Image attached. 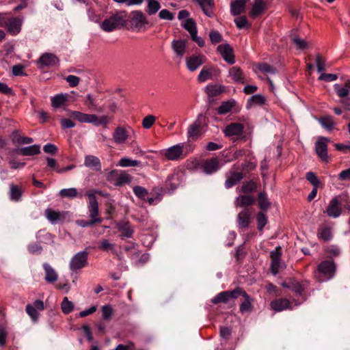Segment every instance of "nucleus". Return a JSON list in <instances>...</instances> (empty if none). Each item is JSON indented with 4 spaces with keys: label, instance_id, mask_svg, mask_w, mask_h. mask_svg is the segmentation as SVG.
Masks as SVG:
<instances>
[{
    "label": "nucleus",
    "instance_id": "1",
    "mask_svg": "<svg viewBox=\"0 0 350 350\" xmlns=\"http://www.w3.org/2000/svg\"><path fill=\"white\" fill-rule=\"evenodd\" d=\"M69 115L80 123H89L96 126H103L104 128H107L113 119L107 115L98 116L96 114L85 113L79 111H70Z\"/></svg>",
    "mask_w": 350,
    "mask_h": 350
},
{
    "label": "nucleus",
    "instance_id": "2",
    "mask_svg": "<svg viewBox=\"0 0 350 350\" xmlns=\"http://www.w3.org/2000/svg\"><path fill=\"white\" fill-rule=\"evenodd\" d=\"M343 208L350 211V198L347 193H342L333 198L325 213L330 217L337 218L342 214Z\"/></svg>",
    "mask_w": 350,
    "mask_h": 350
},
{
    "label": "nucleus",
    "instance_id": "3",
    "mask_svg": "<svg viewBox=\"0 0 350 350\" xmlns=\"http://www.w3.org/2000/svg\"><path fill=\"white\" fill-rule=\"evenodd\" d=\"M126 14L125 12H118L107 18L100 24V28L105 32H111L123 27L126 23Z\"/></svg>",
    "mask_w": 350,
    "mask_h": 350
},
{
    "label": "nucleus",
    "instance_id": "4",
    "mask_svg": "<svg viewBox=\"0 0 350 350\" xmlns=\"http://www.w3.org/2000/svg\"><path fill=\"white\" fill-rule=\"evenodd\" d=\"M309 284V282L307 280L298 281L294 278H289L281 284L283 287L288 288L294 293L295 296L301 297V301L306 299Z\"/></svg>",
    "mask_w": 350,
    "mask_h": 350
},
{
    "label": "nucleus",
    "instance_id": "5",
    "mask_svg": "<svg viewBox=\"0 0 350 350\" xmlns=\"http://www.w3.org/2000/svg\"><path fill=\"white\" fill-rule=\"evenodd\" d=\"M133 134L134 131L130 126H118L114 129L112 138L116 144H123L131 137Z\"/></svg>",
    "mask_w": 350,
    "mask_h": 350
},
{
    "label": "nucleus",
    "instance_id": "6",
    "mask_svg": "<svg viewBox=\"0 0 350 350\" xmlns=\"http://www.w3.org/2000/svg\"><path fill=\"white\" fill-rule=\"evenodd\" d=\"M131 25L137 31H145L151 26L146 16L140 10L131 12Z\"/></svg>",
    "mask_w": 350,
    "mask_h": 350
},
{
    "label": "nucleus",
    "instance_id": "7",
    "mask_svg": "<svg viewBox=\"0 0 350 350\" xmlns=\"http://www.w3.org/2000/svg\"><path fill=\"white\" fill-rule=\"evenodd\" d=\"M96 193H100L99 191H95L94 192H88L85 196L88 198V211L90 219L92 220H98L103 219L99 217V207L98 202L96 198Z\"/></svg>",
    "mask_w": 350,
    "mask_h": 350
},
{
    "label": "nucleus",
    "instance_id": "8",
    "mask_svg": "<svg viewBox=\"0 0 350 350\" xmlns=\"http://www.w3.org/2000/svg\"><path fill=\"white\" fill-rule=\"evenodd\" d=\"M88 252L81 251L75 254L70 259L69 268L71 271L75 272L88 265Z\"/></svg>",
    "mask_w": 350,
    "mask_h": 350
},
{
    "label": "nucleus",
    "instance_id": "9",
    "mask_svg": "<svg viewBox=\"0 0 350 350\" xmlns=\"http://www.w3.org/2000/svg\"><path fill=\"white\" fill-rule=\"evenodd\" d=\"M239 287L234 288L232 291H226L218 293L212 299L211 302L214 304H229L230 301L235 300L238 297L240 292Z\"/></svg>",
    "mask_w": 350,
    "mask_h": 350
},
{
    "label": "nucleus",
    "instance_id": "10",
    "mask_svg": "<svg viewBox=\"0 0 350 350\" xmlns=\"http://www.w3.org/2000/svg\"><path fill=\"white\" fill-rule=\"evenodd\" d=\"M239 167L237 164L233 165L232 167L226 174V180L225 187L230 189L238 184L243 178V174L241 172H238Z\"/></svg>",
    "mask_w": 350,
    "mask_h": 350
},
{
    "label": "nucleus",
    "instance_id": "11",
    "mask_svg": "<svg viewBox=\"0 0 350 350\" xmlns=\"http://www.w3.org/2000/svg\"><path fill=\"white\" fill-rule=\"evenodd\" d=\"M329 139L325 137H319L315 143V152L318 157L324 162L329 161L327 154V143Z\"/></svg>",
    "mask_w": 350,
    "mask_h": 350
},
{
    "label": "nucleus",
    "instance_id": "12",
    "mask_svg": "<svg viewBox=\"0 0 350 350\" xmlns=\"http://www.w3.org/2000/svg\"><path fill=\"white\" fill-rule=\"evenodd\" d=\"M59 63V59L56 56V55L51 53H44L42 54L37 61V65L40 69H42L45 67L49 68L56 66Z\"/></svg>",
    "mask_w": 350,
    "mask_h": 350
},
{
    "label": "nucleus",
    "instance_id": "13",
    "mask_svg": "<svg viewBox=\"0 0 350 350\" xmlns=\"http://www.w3.org/2000/svg\"><path fill=\"white\" fill-rule=\"evenodd\" d=\"M183 144H178L164 150L163 154L169 161H177L183 157Z\"/></svg>",
    "mask_w": 350,
    "mask_h": 350
},
{
    "label": "nucleus",
    "instance_id": "14",
    "mask_svg": "<svg viewBox=\"0 0 350 350\" xmlns=\"http://www.w3.org/2000/svg\"><path fill=\"white\" fill-rule=\"evenodd\" d=\"M220 70L215 66H204L198 76V81L200 83L205 82L207 80L213 79L219 77Z\"/></svg>",
    "mask_w": 350,
    "mask_h": 350
},
{
    "label": "nucleus",
    "instance_id": "15",
    "mask_svg": "<svg viewBox=\"0 0 350 350\" xmlns=\"http://www.w3.org/2000/svg\"><path fill=\"white\" fill-rule=\"evenodd\" d=\"M44 305L42 300L37 299L32 304H27L25 308L26 312L33 322H36L39 317V312L44 310Z\"/></svg>",
    "mask_w": 350,
    "mask_h": 350
},
{
    "label": "nucleus",
    "instance_id": "16",
    "mask_svg": "<svg viewBox=\"0 0 350 350\" xmlns=\"http://www.w3.org/2000/svg\"><path fill=\"white\" fill-rule=\"evenodd\" d=\"M281 256L282 252L280 247H277L275 250L271 252L270 257L271 259V262L270 269L271 273L274 275L278 273L280 268L281 267Z\"/></svg>",
    "mask_w": 350,
    "mask_h": 350
},
{
    "label": "nucleus",
    "instance_id": "17",
    "mask_svg": "<svg viewBox=\"0 0 350 350\" xmlns=\"http://www.w3.org/2000/svg\"><path fill=\"white\" fill-rule=\"evenodd\" d=\"M217 50L228 64H233L235 62L234 51L229 44H219Z\"/></svg>",
    "mask_w": 350,
    "mask_h": 350
},
{
    "label": "nucleus",
    "instance_id": "18",
    "mask_svg": "<svg viewBox=\"0 0 350 350\" xmlns=\"http://www.w3.org/2000/svg\"><path fill=\"white\" fill-rule=\"evenodd\" d=\"M23 18L13 17L5 21L4 27L7 28L8 31L12 35L18 34L21 30L23 24Z\"/></svg>",
    "mask_w": 350,
    "mask_h": 350
},
{
    "label": "nucleus",
    "instance_id": "19",
    "mask_svg": "<svg viewBox=\"0 0 350 350\" xmlns=\"http://www.w3.org/2000/svg\"><path fill=\"white\" fill-rule=\"evenodd\" d=\"M206 58L203 55H191L186 59V65L191 72L196 70L201 65L205 63Z\"/></svg>",
    "mask_w": 350,
    "mask_h": 350
},
{
    "label": "nucleus",
    "instance_id": "20",
    "mask_svg": "<svg viewBox=\"0 0 350 350\" xmlns=\"http://www.w3.org/2000/svg\"><path fill=\"white\" fill-rule=\"evenodd\" d=\"M243 124L238 122L230 123L223 129V132L226 137L240 136L243 134Z\"/></svg>",
    "mask_w": 350,
    "mask_h": 350
},
{
    "label": "nucleus",
    "instance_id": "21",
    "mask_svg": "<svg viewBox=\"0 0 350 350\" xmlns=\"http://www.w3.org/2000/svg\"><path fill=\"white\" fill-rule=\"evenodd\" d=\"M318 271L331 278L335 274L336 265L333 260H324L318 265Z\"/></svg>",
    "mask_w": 350,
    "mask_h": 350
},
{
    "label": "nucleus",
    "instance_id": "22",
    "mask_svg": "<svg viewBox=\"0 0 350 350\" xmlns=\"http://www.w3.org/2000/svg\"><path fill=\"white\" fill-rule=\"evenodd\" d=\"M239 296H242L245 300L240 304L239 310L242 314L250 312L253 310V299L242 288H240Z\"/></svg>",
    "mask_w": 350,
    "mask_h": 350
},
{
    "label": "nucleus",
    "instance_id": "23",
    "mask_svg": "<svg viewBox=\"0 0 350 350\" xmlns=\"http://www.w3.org/2000/svg\"><path fill=\"white\" fill-rule=\"evenodd\" d=\"M202 167L204 173L207 174H213L219 169V161L216 157L206 159L202 163Z\"/></svg>",
    "mask_w": 350,
    "mask_h": 350
},
{
    "label": "nucleus",
    "instance_id": "24",
    "mask_svg": "<svg viewBox=\"0 0 350 350\" xmlns=\"http://www.w3.org/2000/svg\"><path fill=\"white\" fill-rule=\"evenodd\" d=\"M251 219V213L249 208H245L237 216V224L241 228H248Z\"/></svg>",
    "mask_w": 350,
    "mask_h": 350
},
{
    "label": "nucleus",
    "instance_id": "25",
    "mask_svg": "<svg viewBox=\"0 0 350 350\" xmlns=\"http://www.w3.org/2000/svg\"><path fill=\"white\" fill-rule=\"evenodd\" d=\"M271 309L275 312H280L290 308L291 303L288 299L285 298L276 299L270 303Z\"/></svg>",
    "mask_w": 350,
    "mask_h": 350
},
{
    "label": "nucleus",
    "instance_id": "26",
    "mask_svg": "<svg viewBox=\"0 0 350 350\" xmlns=\"http://www.w3.org/2000/svg\"><path fill=\"white\" fill-rule=\"evenodd\" d=\"M202 131V125L199 119L196 120L191 125H189L187 131V136L189 139L193 140L196 139L200 135Z\"/></svg>",
    "mask_w": 350,
    "mask_h": 350
},
{
    "label": "nucleus",
    "instance_id": "27",
    "mask_svg": "<svg viewBox=\"0 0 350 350\" xmlns=\"http://www.w3.org/2000/svg\"><path fill=\"white\" fill-rule=\"evenodd\" d=\"M266 2L264 0H254L252 5L250 16L253 18L262 14L266 10Z\"/></svg>",
    "mask_w": 350,
    "mask_h": 350
},
{
    "label": "nucleus",
    "instance_id": "28",
    "mask_svg": "<svg viewBox=\"0 0 350 350\" xmlns=\"http://www.w3.org/2000/svg\"><path fill=\"white\" fill-rule=\"evenodd\" d=\"M42 266L45 272V281L47 283L56 282L58 279V274L56 271L49 263L44 262Z\"/></svg>",
    "mask_w": 350,
    "mask_h": 350
},
{
    "label": "nucleus",
    "instance_id": "29",
    "mask_svg": "<svg viewBox=\"0 0 350 350\" xmlns=\"http://www.w3.org/2000/svg\"><path fill=\"white\" fill-rule=\"evenodd\" d=\"M228 74L233 82L237 83H245L243 72L239 67L232 66L229 69Z\"/></svg>",
    "mask_w": 350,
    "mask_h": 350
},
{
    "label": "nucleus",
    "instance_id": "30",
    "mask_svg": "<svg viewBox=\"0 0 350 350\" xmlns=\"http://www.w3.org/2000/svg\"><path fill=\"white\" fill-rule=\"evenodd\" d=\"M249 0H234L231 3L230 12L233 16H237L244 12Z\"/></svg>",
    "mask_w": 350,
    "mask_h": 350
},
{
    "label": "nucleus",
    "instance_id": "31",
    "mask_svg": "<svg viewBox=\"0 0 350 350\" xmlns=\"http://www.w3.org/2000/svg\"><path fill=\"white\" fill-rule=\"evenodd\" d=\"M172 48L176 55L182 58L186 52V42L183 40H174L172 42Z\"/></svg>",
    "mask_w": 350,
    "mask_h": 350
},
{
    "label": "nucleus",
    "instance_id": "32",
    "mask_svg": "<svg viewBox=\"0 0 350 350\" xmlns=\"http://www.w3.org/2000/svg\"><path fill=\"white\" fill-rule=\"evenodd\" d=\"M84 165L90 168L100 170L101 163L100 159L94 155H87L85 157Z\"/></svg>",
    "mask_w": 350,
    "mask_h": 350
},
{
    "label": "nucleus",
    "instance_id": "33",
    "mask_svg": "<svg viewBox=\"0 0 350 350\" xmlns=\"http://www.w3.org/2000/svg\"><path fill=\"white\" fill-rule=\"evenodd\" d=\"M225 88L221 85L208 84L205 88V92L209 97H215L222 94Z\"/></svg>",
    "mask_w": 350,
    "mask_h": 350
},
{
    "label": "nucleus",
    "instance_id": "34",
    "mask_svg": "<svg viewBox=\"0 0 350 350\" xmlns=\"http://www.w3.org/2000/svg\"><path fill=\"white\" fill-rule=\"evenodd\" d=\"M19 153L23 156L37 155L40 153V146L38 144H34L22 148L19 150Z\"/></svg>",
    "mask_w": 350,
    "mask_h": 350
},
{
    "label": "nucleus",
    "instance_id": "35",
    "mask_svg": "<svg viewBox=\"0 0 350 350\" xmlns=\"http://www.w3.org/2000/svg\"><path fill=\"white\" fill-rule=\"evenodd\" d=\"M255 199L251 196L241 195L237 198L235 204L237 206L245 207L252 205Z\"/></svg>",
    "mask_w": 350,
    "mask_h": 350
},
{
    "label": "nucleus",
    "instance_id": "36",
    "mask_svg": "<svg viewBox=\"0 0 350 350\" xmlns=\"http://www.w3.org/2000/svg\"><path fill=\"white\" fill-rule=\"evenodd\" d=\"M9 193L10 199L12 201L18 202L21 199L23 192L21 189L18 185L11 183L10 185Z\"/></svg>",
    "mask_w": 350,
    "mask_h": 350
},
{
    "label": "nucleus",
    "instance_id": "37",
    "mask_svg": "<svg viewBox=\"0 0 350 350\" xmlns=\"http://www.w3.org/2000/svg\"><path fill=\"white\" fill-rule=\"evenodd\" d=\"M235 104L236 101L234 100L222 102L217 109V113L219 115H225L228 113L232 110Z\"/></svg>",
    "mask_w": 350,
    "mask_h": 350
},
{
    "label": "nucleus",
    "instance_id": "38",
    "mask_svg": "<svg viewBox=\"0 0 350 350\" xmlns=\"http://www.w3.org/2000/svg\"><path fill=\"white\" fill-rule=\"evenodd\" d=\"M318 120L321 125L328 131H332L336 124L334 118L329 116L321 117Z\"/></svg>",
    "mask_w": 350,
    "mask_h": 350
},
{
    "label": "nucleus",
    "instance_id": "39",
    "mask_svg": "<svg viewBox=\"0 0 350 350\" xmlns=\"http://www.w3.org/2000/svg\"><path fill=\"white\" fill-rule=\"evenodd\" d=\"M45 216L50 222L55 224L61 219L62 214L59 211L48 208L45 210Z\"/></svg>",
    "mask_w": 350,
    "mask_h": 350
},
{
    "label": "nucleus",
    "instance_id": "40",
    "mask_svg": "<svg viewBox=\"0 0 350 350\" xmlns=\"http://www.w3.org/2000/svg\"><path fill=\"white\" fill-rule=\"evenodd\" d=\"M258 205L262 211H267L271 206V202L267 198V194L265 192H261L258 195Z\"/></svg>",
    "mask_w": 350,
    "mask_h": 350
},
{
    "label": "nucleus",
    "instance_id": "41",
    "mask_svg": "<svg viewBox=\"0 0 350 350\" xmlns=\"http://www.w3.org/2000/svg\"><path fill=\"white\" fill-rule=\"evenodd\" d=\"M147 1V13L149 15L156 14L160 9L161 5L157 0H146Z\"/></svg>",
    "mask_w": 350,
    "mask_h": 350
},
{
    "label": "nucleus",
    "instance_id": "42",
    "mask_svg": "<svg viewBox=\"0 0 350 350\" xmlns=\"http://www.w3.org/2000/svg\"><path fill=\"white\" fill-rule=\"evenodd\" d=\"M85 104L88 106V109L90 110H95L99 112L103 111V109L100 107H98V104L96 103V100L91 94H88L85 97Z\"/></svg>",
    "mask_w": 350,
    "mask_h": 350
},
{
    "label": "nucleus",
    "instance_id": "43",
    "mask_svg": "<svg viewBox=\"0 0 350 350\" xmlns=\"http://www.w3.org/2000/svg\"><path fill=\"white\" fill-rule=\"evenodd\" d=\"M61 309L64 314H68L73 311L74 304L67 297H64L61 304Z\"/></svg>",
    "mask_w": 350,
    "mask_h": 350
},
{
    "label": "nucleus",
    "instance_id": "44",
    "mask_svg": "<svg viewBox=\"0 0 350 350\" xmlns=\"http://www.w3.org/2000/svg\"><path fill=\"white\" fill-rule=\"evenodd\" d=\"M256 221L258 230L262 232L268 222L267 217L262 211L258 213L256 215Z\"/></svg>",
    "mask_w": 350,
    "mask_h": 350
},
{
    "label": "nucleus",
    "instance_id": "45",
    "mask_svg": "<svg viewBox=\"0 0 350 350\" xmlns=\"http://www.w3.org/2000/svg\"><path fill=\"white\" fill-rule=\"evenodd\" d=\"M318 237L324 241H328L332 238L331 229L328 227L319 228L317 232Z\"/></svg>",
    "mask_w": 350,
    "mask_h": 350
},
{
    "label": "nucleus",
    "instance_id": "46",
    "mask_svg": "<svg viewBox=\"0 0 350 350\" xmlns=\"http://www.w3.org/2000/svg\"><path fill=\"white\" fill-rule=\"evenodd\" d=\"M133 193L135 195L143 201H146L147 196H148V191L142 187V186H135L133 189Z\"/></svg>",
    "mask_w": 350,
    "mask_h": 350
},
{
    "label": "nucleus",
    "instance_id": "47",
    "mask_svg": "<svg viewBox=\"0 0 350 350\" xmlns=\"http://www.w3.org/2000/svg\"><path fill=\"white\" fill-rule=\"evenodd\" d=\"M141 162L137 160H133L127 157L122 158L119 162L118 165L126 167H135L139 166Z\"/></svg>",
    "mask_w": 350,
    "mask_h": 350
},
{
    "label": "nucleus",
    "instance_id": "48",
    "mask_svg": "<svg viewBox=\"0 0 350 350\" xmlns=\"http://www.w3.org/2000/svg\"><path fill=\"white\" fill-rule=\"evenodd\" d=\"M183 27L190 33L191 36L197 34L196 25L193 19H187L183 24Z\"/></svg>",
    "mask_w": 350,
    "mask_h": 350
},
{
    "label": "nucleus",
    "instance_id": "49",
    "mask_svg": "<svg viewBox=\"0 0 350 350\" xmlns=\"http://www.w3.org/2000/svg\"><path fill=\"white\" fill-rule=\"evenodd\" d=\"M59 196L62 198L73 199L78 196V192L75 188L63 189L59 191Z\"/></svg>",
    "mask_w": 350,
    "mask_h": 350
},
{
    "label": "nucleus",
    "instance_id": "50",
    "mask_svg": "<svg viewBox=\"0 0 350 350\" xmlns=\"http://www.w3.org/2000/svg\"><path fill=\"white\" fill-rule=\"evenodd\" d=\"M18 131H14L13 132V135H15V137L12 139V142L14 144H29L33 142V139L29 137H20L17 136Z\"/></svg>",
    "mask_w": 350,
    "mask_h": 350
},
{
    "label": "nucleus",
    "instance_id": "51",
    "mask_svg": "<svg viewBox=\"0 0 350 350\" xmlns=\"http://www.w3.org/2000/svg\"><path fill=\"white\" fill-rule=\"evenodd\" d=\"M66 101V97L63 94H57L51 98V105L55 108L61 107Z\"/></svg>",
    "mask_w": 350,
    "mask_h": 350
},
{
    "label": "nucleus",
    "instance_id": "52",
    "mask_svg": "<svg viewBox=\"0 0 350 350\" xmlns=\"http://www.w3.org/2000/svg\"><path fill=\"white\" fill-rule=\"evenodd\" d=\"M265 97L261 94H256L252 96L247 102V105H262L265 103Z\"/></svg>",
    "mask_w": 350,
    "mask_h": 350
},
{
    "label": "nucleus",
    "instance_id": "53",
    "mask_svg": "<svg viewBox=\"0 0 350 350\" xmlns=\"http://www.w3.org/2000/svg\"><path fill=\"white\" fill-rule=\"evenodd\" d=\"M292 42L295 44L298 49L304 50L308 46V42L298 36L293 37Z\"/></svg>",
    "mask_w": 350,
    "mask_h": 350
},
{
    "label": "nucleus",
    "instance_id": "54",
    "mask_svg": "<svg viewBox=\"0 0 350 350\" xmlns=\"http://www.w3.org/2000/svg\"><path fill=\"white\" fill-rule=\"evenodd\" d=\"M102 316L104 320L109 321L111 319L113 310L111 306L105 305L101 308Z\"/></svg>",
    "mask_w": 350,
    "mask_h": 350
},
{
    "label": "nucleus",
    "instance_id": "55",
    "mask_svg": "<svg viewBox=\"0 0 350 350\" xmlns=\"http://www.w3.org/2000/svg\"><path fill=\"white\" fill-rule=\"evenodd\" d=\"M131 180V177L129 174L126 173H122L118 176L116 185L120 186L124 184H128L130 183Z\"/></svg>",
    "mask_w": 350,
    "mask_h": 350
},
{
    "label": "nucleus",
    "instance_id": "56",
    "mask_svg": "<svg viewBox=\"0 0 350 350\" xmlns=\"http://www.w3.org/2000/svg\"><path fill=\"white\" fill-rule=\"evenodd\" d=\"M258 69L265 74H274L275 70L270 65L266 63H262L258 65Z\"/></svg>",
    "mask_w": 350,
    "mask_h": 350
},
{
    "label": "nucleus",
    "instance_id": "57",
    "mask_svg": "<svg viewBox=\"0 0 350 350\" xmlns=\"http://www.w3.org/2000/svg\"><path fill=\"white\" fill-rule=\"evenodd\" d=\"M156 118L152 115L146 116L142 120V126L144 129H150L155 122Z\"/></svg>",
    "mask_w": 350,
    "mask_h": 350
},
{
    "label": "nucleus",
    "instance_id": "58",
    "mask_svg": "<svg viewBox=\"0 0 350 350\" xmlns=\"http://www.w3.org/2000/svg\"><path fill=\"white\" fill-rule=\"evenodd\" d=\"M241 189L244 193L253 192L256 189V185L254 181L250 180L243 183Z\"/></svg>",
    "mask_w": 350,
    "mask_h": 350
},
{
    "label": "nucleus",
    "instance_id": "59",
    "mask_svg": "<svg viewBox=\"0 0 350 350\" xmlns=\"http://www.w3.org/2000/svg\"><path fill=\"white\" fill-rule=\"evenodd\" d=\"M102 221H103V219H98V220L95 221V220H92L90 219V220H84V219L77 220V223L79 226H80L83 228H85V227H88V226H92L95 224H100V223H102Z\"/></svg>",
    "mask_w": 350,
    "mask_h": 350
},
{
    "label": "nucleus",
    "instance_id": "60",
    "mask_svg": "<svg viewBox=\"0 0 350 350\" xmlns=\"http://www.w3.org/2000/svg\"><path fill=\"white\" fill-rule=\"evenodd\" d=\"M234 23L238 29H243L248 26V21L245 16H242L234 19Z\"/></svg>",
    "mask_w": 350,
    "mask_h": 350
},
{
    "label": "nucleus",
    "instance_id": "61",
    "mask_svg": "<svg viewBox=\"0 0 350 350\" xmlns=\"http://www.w3.org/2000/svg\"><path fill=\"white\" fill-rule=\"evenodd\" d=\"M306 179L312 184L313 187H318L320 182L317 176L314 173L309 172L306 173Z\"/></svg>",
    "mask_w": 350,
    "mask_h": 350
},
{
    "label": "nucleus",
    "instance_id": "62",
    "mask_svg": "<svg viewBox=\"0 0 350 350\" xmlns=\"http://www.w3.org/2000/svg\"><path fill=\"white\" fill-rule=\"evenodd\" d=\"M334 89H335L337 94L341 98L346 97L349 94V91L347 90V88H345L344 86H341L338 84L334 85Z\"/></svg>",
    "mask_w": 350,
    "mask_h": 350
},
{
    "label": "nucleus",
    "instance_id": "63",
    "mask_svg": "<svg viewBox=\"0 0 350 350\" xmlns=\"http://www.w3.org/2000/svg\"><path fill=\"white\" fill-rule=\"evenodd\" d=\"M209 37L213 44H217L222 41V36L217 31H211Z\"/></svg>",
    "mask_w": 350,
    "mask_h": 350
},
{
    "label": "nucleus",
    "instance_id": "64",
    "mask_svg": "<svg viewBox=\"0 0 350 350\" xmlns=\"http://www.w3.org/2000/svg\"><path fill=\"white\" fill-rule=\"evenodd\" d=\"M159 16L161 19L172 21L174 18V14L168 10L164 9L159 12Z\"/></svg>",
    "mask_w": 350,
    "mask_h": 350
}]
</instances>
